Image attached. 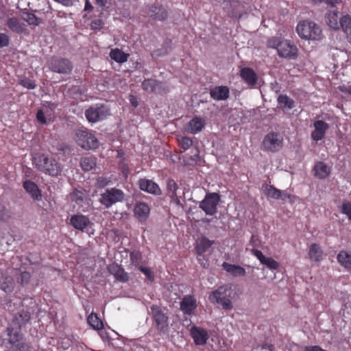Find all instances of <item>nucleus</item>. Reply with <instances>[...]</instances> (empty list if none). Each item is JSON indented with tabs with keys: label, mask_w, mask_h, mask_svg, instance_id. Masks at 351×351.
Masks as SVG:
<instances>
[{
	"label": "nucleus",
	"mask_w": 351,
	"mask_h": 351,
	"mask_svg": "<svg viewBox=\"0 0 351 351\" xmlns=\"http://www.w3.org/2000/svg\"><path fill=\"white\" fill-rule=\"evenodd\" d=\"M232 295L233 290L231 285L226 284L213 291L208 295V300L212 304H217L222 309L228 311L233 308Z\"/></svg>",
	"instance_id": "nucleus-1"
},
{
	"label": "nucleus",
	"mask_w": 351,
	"mask_h": 351,
	"mask_svg": "<svg viewBox=\"0 0 351 351\" xmlns=\"http://www.w3.org/2000/svg\"><path fill=\"white\" fill-rule=\"evenodd\" d=\"M296 31L302 38L306 40H319L322 36L320 27L308 20L300 21L297 25Z\"/></svg>",
	"instance_id": "nucleus-2"
},
{
	"label": "nucleus",
	"mask_w": 351,
	"mask_h": 351,
	"mask_svg": "<svg viewBox=\"0 0 351 351\" xmlns=\"http://www.w3.org/2000/svg\"><path fill=\"white\" fill-rule=\"evenodd\" d=\"M149 313L153 319L157 330L160 334L167 333L169 329V317L165 311L157 305H152L150 306Z\"/></svg>",
	"instance_id": "nucleus-3"
},
{
	"label": "nucleus",
	"mask_w": 351,
	"mask_h": 351,
	"mask_svg": "<svg viewBox=\"0 0 351 351\" xmlns=\"http://www.w3.org/2000/svg\"><path fill=\"white\" fill-rule=\"evenodd\" d=\"M47 66L50 71L59 74H71L73 66L72 62L67 58L53 56L47 62Z\"/></svg>",
	"instance_id": "nucleus-4"
},
{
	"label": "nucleus",
	"mask_w": 351,
	"mask_h": 351,
	"mask_svg": "<svg viewBox=\"0 0 351 351\" xmlns=\"http://www.w3.org/2000/svg\"><path fill=\"white\" fill-rule=\"evenodd\" d=\"M283 145V137L278 132H271L263 138L261 149L267 152H277Z\"/></svg>",
	"instance_id": "nucleus-5"
},
{
	"label": "nucleus",
	"mask_w": 351,
	"mask_h": 351,
	"mask_svg": "<svg viewBox=\"0 0 351 351\" xmlns=\"http://www.w3.org/2000/svg\"><path fill=\"white\" fill-rule=\"evenodd\" d=\"M75 141L84 149H93L99 146L97 138L87 130L75 131Z\"/></svg>",
	"instance_id": "nucleus-6"
},
{
	"label": "nucleus",
	"mask_w": 351,
	"mask_h": 351,
	"mask_svg": "<svg viewBox=\"0 0 351 351\" xmlns=\"http://www.w3.org/2000/svg\"><path fill=\"white\" fill-rule=\"evenodd\" d=\"M220 201V196L217 193H208L199 204V207L207 215H214L217 211V205Z\"/></svg>",
	"instance_id": "nucleus-7"
},
{
	"label": "nucleus",
	"mask_w": 351,
	"mask_h": 351,
	"mask_svg": "<svg viewBox=\"0 0 351 351\" xmlns=\"http://www.w3.org/2000/svg\"><path fill=\"white\" fill-rule=\"evenodd\" d=\"M124 199L125 194L121 190L112 188L107 189L101 195L99 202L106 208H110L114 204L123 201Z\"/></svg>",
	"instance_id": "nucleus-8"
},
{
	"label": "nucleus",
	"mask_w": 351,
	"mask_h": 351,
	"mask_svg": "<svg viewBox=\"0 0 351 351\" xmlns=\"http://www.w3.org/2000/svg\"><path fill=\"white\" fill-rule=\"evenodd\" d=\"M8 335L10 336L9 342L12 345L11 351H22V333L21 328H8Z\"/></svg>",
	"instance_id": "nucleus-9"
},
{
	"label": "nucleus",
	"mask_w": 351,
	"mask_h": 351,
	"mask_svg": "<svg viewBox=\"0 0 351 351\" xmlns=\"http://www.w3.org/2000/svg\"><path fill=\"white\" fill-rule=\"evenodd\" d=\"M278 54L282 58L295 59L298 57V48L295 45H291L287 40H284L278 51Z\"/></svg>",
	"instance_id": "nucleus-10"
},
{
	"label": "nucleus",
	"mask_w": 351,
	"mask_h": 351,
	"mask_svg": "<svg viewBox=\"0 0 351 351\" xmlns=\"http://www.w3.org/2000/svg\"><path fill=\"white\" fill-rule=\"evenodd\" d=\"M39 170L50 176H56L61 172L60 166L53 159L46 158L43 165L39 164Z\"/></svg>",
	"instance_id": "nucleus-11"
},
{
	"label": "nucleus",
	"mask_w": 351,
	"mask_h": 351,
	"mask_svg": "<svg viewBox=\"0 0 351 351\" xmlns=\"http://www.w3.org/2000/svg\"><path fill=\"white\" fill-rule=\"evenodd\" d=\"M190 332L196 345H205L209 338V335L206 330L200 327L193 326Z\"/></svg>",
	"instance_id": "nucleus-12"
},
{
	"label": "nucleus",
	"mask_w": 351,
	"mask_h": 351,
	"mask_svg": "<svg viewBox=\"0 0 351 351\" xmlns=\"http://www.w3.org/2000/svg\"><path fill=\"white\" fill-rule=\"evenodd\" d=\"M23 189L29 195L34 202L42 200V192L38 185L31 180L23 181Z\"/></svg>",
	"instance_id": "nucleus-13"
},
{
	"label": "nucleus",
	"mask_w": 351,
	"mask_h": 351,
	"mask_svg": "<svg viewBox=\"0 0 351 351\" xmlns=\"http://www.w3.org/2000/svg\"><path fill=\"white\" fill-rule=\"evenodd\" d=\"M167 195L177 206H182L180 201L181 195L178 193V186L173 180H169L167 183Z\"/></svg>",
	"instance_id": "nucleus-14"
},
{
	"label": "nucleus",
	"mask_w": 351,
	"mask_h": 351,
	"mask_svg": "<svg viewBox=\"0 0 351 351\" xmlns=\"http://www.w3.org/2000/svg\"><path fill=\"white\" fill-rule=\"evenodd\" d=\"M139 188L144 191L154 195H160L161 193L160 189L151 180L142 178L138 181Z\"/></svg>",
	"instance_id": "nucleus-15"
},
{
	"label": "nucleus",
	"mask_w": 351,
	"mask_h": 351,
	"mask_svg": "<svg viewBox=\"0 0 351 351\" xmlns=\"http://www.w3.org/2000/svg\"><path fill=\"white\" fill-rule=\"evenodd\" d=\"M240 75L242 80L249 86H254L257 82V75L251 68L244 67L241 69Z\"/></svg>",
	"instance_id": "nucleus-16"
},
{
	"label": "nucleus",
	"mask_w": 351,
	"mask_h": 351,
	"mask_svg": "<svg viewBox=\"0 0 351 351\" xmlns=\"http://www.w3.org/2000/svg\"><path fill=\"white\" fill-rule=\"evenodd\" d=\"M210 95L215 100H225L230 96V89L226 86H217L210 90Z\"/></svg>",
	"instance_id": "nucleus-17"
},
{
	"label": "nucleus",
	"mask_w": 351,
	"mask_h": 351,
	"mask_svg": "<svg viewBox=\"0 0 351 351\" xmlns=\"http://www.w3.org/2000/svg\"><path fill=\"white\" fill-rule=\"evenodd\" d=\"M70 222L75 229L83 231L89 225L90 220L83 215H75L71 217Z\"/></svg>",
	"instance_id": "nucleus-18"
},
{
	"label": "nucleus",
	"mask_w": 351,
	"mask_h": 351,
	"mask_svg": "<svg viewBox=\"0 0 351 351\" xmlns=\"http://www.w3.org/2000/svg\"><path fill=\"white\" fill-rule=\"evenodd\" d=\"M314 127L315 130L311 133L312 138L316 141L322 139L328 128V124L319 120L314 123Z\"/></svg>",
	"instance_id": "nucleus-19"
},
{
	"label": "nucleus",
	"mask_w": 351,
	"mask_h": 351,
	"mask_svg": "<svg viewBox=\"0 0 351 351\" xmlns=\"http://www.w3.org/2000/svg\"><path fill=\"white\" fill-rule=\"evenodd\" d=\"M196 300L191 295L184 296L180 302V309L185 314H191L196 308Z\"/></svg>",
	"instance_id": "nucleus-20"
},
{
	"label": "nucleus",
	"mask_w": 351,
	"mask_h": 351,
	"mask_svg": "<svg viewBox=\"0 0 351 351\" xmlns=\"http://www.w3.org/2000/svg\"><path fill=\"white\" fill-rule=\"evenodd\" d=\"M205 123L204 119L195 117L188 123L186 130L191 134H197L202 131Z\"/></svg>",
	"instance_id": "nucleus-21"
},
{
	"label": "nucleus",
	"mask_w": 351,
	"mask_h": 351,
	"mask_svg": "<svg viewBox=\"0 0 351 351\" xmlns=\"http://www.w3.org/2000/svg\"><path fill=\"white\" fill-rule=\"evenodd\" d=\"M149 207L144 202L136 203L134 207V215L140 221H145L149 215Z\"/></svg>",
	"instance_id": "nucleus-22"
},
{
	"label": "nucleus",
	"mask_w": 351,
	"mask_h": 351,
	"mask_svg": "<svg viewBox=\"0 0 351 351\" xmlns=\"http://www.w3.org/2000/svg\"><path fill=\"white\" fill-rule=\"evenodd\" d=\"M150 16L158 21H164L167 18V11L162 5H154L149 8Z\"/></svg>",
	"instance_id": "nucleus-23"
},
{
	"label": "nucleus",
	"mask_w": 351,
	"mask_h": 351,
	"mask_svg": "<svg viewBox=\"0 0 351 351\" xmlns=\"http://www.w3.org/2000/svg\"><path fill=\"white\" fill-rule=\"evenodd\" d=\"M109 271L120 282H125L129 280L128 273L118 265H110Z\"/></svg>",
	"instance_id": "nucleus-24"
},
{
	"label": "nucleus",
	"mask_w": 351,
	"mask_h": 351,
	"mask_svg": "<svg viewBox=\"0 0 351 351\" xmlns=\"http://www.w3.org/2000/svg\"><path fill=\"white\" fill-rule=\"evenodd\" d=\"M14 286V282L13 278L0 272V289L5 293H10L13 291Z\"/></svg>",
	"instance_id": "nucleus-25"
},
{
	"label": "nucleus",
	"mask_w": 351,
	"mask_h": 351,
	"mask_svg": "<svg viewBox=\"0 0 351 351\" xmlns=\"http://www.w3.org/2000/svg\"><path fill=\"white\" fill-rule=\"evenodd\" d=\"M223 269L233 276H244L246 274L243 267L224 262L222 265Z\"/></svg>",
	"instance_id": "nucleus-26"
},
{
	"label": "nucleus",
	"mask_w": 351,
	"mask_h": 351,
	"mask_svg": "<svg viewBox=\"0 0 351 351\" xmlns=\"http://www.w3.org/2000/svg\"><path fill=\"white\" fill-rule=\"evenodd\" d=\"M326 22L333 29H339V20L337 11H329L326 14Z\"/></svg>",
	"instance_id": "nucleus-27"
},
{
	"label": "nucleus",
	"mask_w": 351,
	"mask_h": 351,
	"mask_svg": "<svg viewBox=\"0 0 351 351\" xmlns=\"http://www.w3.org/2000/svg\"><path fill=\"white\" fill-rule=\"evenodd\" d=\"M214 243L213 241H210L206 237H202L196 241L195 250L199 255L206 252Z\"/></svg>",
	"instance_id": "nucleus-28"
},
{
	"label": "nucleus",
	"mask_w": 351,
	"mask_h": 351,
	"mask_svg": "<svg viewBox=\"0 0 351 351\" xmlns=\"http://www.w3.org/2000/svg\"><path fill=\"white\" fill-rule=\"evenodd\" d=\"M108 111H85V116L90 123H96L104 119L108 115Z\"/></svg>",
	"instance_id": "nucleus-29"
},
{
	"label": "nucleus",
	"mask_w": 351,
	"mask_h": 351,
	"mask_svg": "<svg viewBox=\"0 0 351 351\" xmlns=\"http://www.w3.org/2000/svg\"><path fill=\"white\" fill-rule=\"evenodd\" d=\"M110 57L118 63H123L128 61L129 54L124 53L118 48H116L110 51Z\"/></svg>",
	"instance_id": "nucleus-30"
},
{
	"label": "nucleus",
	"mask_w": 351,
	"mask_h": 351,
	"mask_svg": "<svg viewBox=\"0 0 351 351\" xmlns=\"http://www.w3.org/2000/svg\"><path fill=\"white\" fill-rule=\"evenodd\" d=\"M55 117L54 111H37V120L42 124L52 122Z\"/></svg>",
	"instance_id": "nucleus-31"
},
{
	"label": "nucleus",
	"mask_w": 351,
	"mask_h": 351,
	"mask_svg": "<svg viewBox=\"0 0 351 351\" xmlns=\"http://www.w3.org/2000/svg\"><path fill=\"white\" fill-rule=\"evenodd\" d=\"M337 260L341 266L347 270H351V253L341 251L337 255Z\"/></svg>",
	"instance_id": "nucleus-32"
},
{
	"label": "nucleus",
	"mask_w": 351,
	"mask_h": 351,
	"mask_svg": "<svg viewBox=\"0 0 351 351\" xmlns=\"http://www.w3.org/2000/svg\"><path fill=\"white\" fill-rule=\"evenodd\" d=\"M314 171L315 175L320 179L326 178L330 173L329 167L322 162L315 165Z\"/></svg>",
	"instance_id": "nucleus-33"
},
{
	"label": "nucleus",
	"mask_w": 351,
	"mask_h": 351,
	"mask_svg": "<svg viewBox=\"0 0 351 351\" xmlns=\"http://www.w3.org/2000/svg\"><path fill=\"white\" fill-rule=\"evenodd\" d=\"M262 190L267 197L273 198L274 199H279V194H280V190L276 189L274 186L264 184L262 186Z\"/></svg>",
	"instance_id": "nucleus-34"
},
{
	"label": "nucleus",
	"mask_w": 351,
	"mask_h": 351,
	"mask_svg": "<svg viewBox=\"0 0 351 351\" xmlns=\"http://www.w3.org/2000/svg\"><path fill=\"white\" fill-rule=\"evenodd\" d=\"M323 252L319 246L313 243L310 246L308 255L311 261L318 262L322 258Z\"/></svg>",
	"instance_id": "nucleus-35"
},
{
	"label": "nucleus",
	"mask_w": 351,
	"mask_h": 351,
	"mask_svg": "<svg viewBox=\"0 0 351 351\" xmlns=\"http://www.w3.org/2000/svg\"><path fill=\"white\" fill-rule=\"evenodd\" d=\"M80 166L85 171H90L96 167V158L93 156L83 157L80 160Z\"/></svg>",
	"instance_id": "nucleus-36"
},
{
	"label": "nucleus",
	"mask_w": 351,
	"mask_h": 351,
	"mask_svg": "<svg viewBox=\"0 0 351 351\" xmlns=\"http://www.w3.org/2000/svg\"><path fill=\"white\" fill-rule=\"evenodd\" d=\"M278 103L281 108L292 109L295 107V101L287 95H280L278 97Z\"/></svg>",
	"instance_id": "nucleus-37"
},
{
	"label": "nucleus",
	"mask_w": 351,
	"mask_h": 351,
	"mask_svg": "<svg viewBox=\"0 0 351 351\" xmlns=\"http://www.w3.org/2000/svg\"><path fill=\"white\" fill-rule=\"evenodd\" d=\"M171 41L170 40H167L165 42L162 48L154 50L152 53V56L153 58H158V57L167 55L171 50Z\"/></svg>",
	"instance_id": "nucleus-38"
},
{
	"label": "nucleus",
	"mask_w": 351,
	"mask_h": 351,
	"mask_svg": "<svg viewBox=\"0 0 351 351\" xmlns=\"http://www.w3.org/2000/svg\"><path fill=\"white\" fill-rule=\"evenodd\" d=\"M23 21H27L29 25H38L42 23V19L37 17L34 14L25 12L23 10Z\"/></svg>",
	"instance_id": "nucleus-39"
},
{
	"label": "nucleus",
	"mask_w": 351,
	"mask_h": 351,
	"mask_svg": "<svg viewBox=\"0 0 351 351\" xmlns=\"http://www.w3.org/2000/svg\"><path fill=\"white\" fill-rule=\"evenodd\" d=\"M340 26L346 34H351V16L349 15L342 16L339 20Z\"/></svg>",
	"instance_id": "nucleus-40"
},
{
	"label": "nucleus",
	"mask_w": 351,
	"mask_h": 351,
	"mask_svg": "<svg viewBox=\"0 0 351 351\" xmlns=\"http://www.w3.org/2000/svg\"><path fill=\"white\" fill-rule=\"evenodd\" d=\"M88 324L96 330H99L103 328V323L99 319V317L97 316L96 314L91 313L88 317Z\"/></svg>",
	"instance_id": "nucleus-41"
},
{
	"label": "nucleus",
	"mask_w": 351,
	"mask_h": 351,
	"mask_svg": "<svg viewBox=\"0 0 351 351\" xmlns=\"http://www.w3.org/2000/svg\"><path fill=\"white\" fill-rule=\"evenodd\" d=\"M314 5L324 4L328 8H332L340 4L342 0H311Z\"/></svg>",
	"instance_id": "nucleus-42"
},
{
	"label": "nucleus",
	"mask_w": 351,
	"mask_h": 351,
	"mask_svg": "<svg viewBox=\"0 0 351 351\" xmlns=\"http://www.w3.org/2000/svg\"><path fill=\"white\" fill-rule=\"evenodd\" d=\"M157 82L155 80H145L142 83L143 88L148 92H153L155 89Z\"/></svg>",
	"instance_id": "nucleus-43"
},
{
	"label": "nucleus",
	"mask_w": 351,
	"mask_h": 351,
	"mask_svg": "<svg viewBox=\"0 0 351 351\" xmlns=\"http://www.w3.org/2000/svg\"><path fill=\"white\" fill-rule=\"evenodd\" d=\"M283 42L284 40H281L280 38L272 37L267 40V45L269 48L276 49L277 51H278Z\"/></svg>",
	"instance_id": "nucleus-44"
},
{
	"label": "nucleus",
	"mask_w": 351,
	"mask_h": 351,
	"mask_svg": "<svg viewBox=\"0 0 351 351\" xmlns=\"http://www.w3.org/2000/svg\"><path fill=\"white\" fill-rule=\"evenodd\" d=\"M8 25L9 28L14 32H19L22 29V27L19 22L15 18L10 19L8 21Z\"/></svg>",
	"instance_id": "nucleus-45"
},
{
	"label": "nucleus",
	"mask_w": 351,
	"mask_h": 351,
	"mask_svg": "<svg viewBox=\"0 0 351 351\" xmlns=\"http://www.w3.org/2000/svg\"><path fill=\"white\" fill-rule=\"evenodd\" d=\"M261 263L265 265L268 268L271 269H277L279 267V264L277 261H276L272 258L266 256Z\"/></svg>",
	"instance_id": "nucleus-46"
},
{
	"label": "nucleus",
	"mask_w": 351,
	"mask_h": 351,
	"mask_svg": "<svg viewBox=\"0 0 351 351\" xmlns=\"http://www.w3.org/2000/svg\"><path fill=\"white\" fill-rule=\"evenodd\" d=\"M130 257L132 264L138 265L142 258V254L138 251H133L130 253Z\"/></svg>",
	"instance_id": "nucleus-47"
},
{
	"label": "nucleus",
	"mask_w": 351,
	"mask_h": 351,
	"mask_svg": "<svg viewBox=\"0 0 351 351\" xmlns=\"http://www.w3.org/2000/svg\"><path fill=\"white\" fill-rule=\"evenodd\" d=\"M192 144L193 141L191 138L189 137H183L180 141V146L183 151H186V149H189Z\"/></svg>",
	"instance_id": "nucleus-48"
},
{
	"label": "nucleus",
	"mask_w": 351,
	"mask_h": 351,
	"mask_svg": "<svg viewBox=\"0 0 351 351\" xmlns=\"http://www.w3.org/2000/svg\"><path fill=\"white\" fill-rule=\"evenodd\" d=\"M47 156L44 154H36L32 157V160L35 166L39 169V164L43 165L45 162Z\"/></svg>",
	"instance_id": "nucleus-49"
},
{
	"label": "nucleus",
	"mask_w": 351,
	"mask_h": 351,
	"mask_svg": "<svg viewBox=\"0 0 351 351\" xmlns=\"http://www.w3.org/2000/svg\"><path fill=\"white\" fill-rule=\"evenodd\" d=\"M104 21L101 19H93L90 22V28L93 30H101L104 26Z\"/></svg>",
	"instance_id": "nucleus-50"
},
{
	"label": "nucleus",
	"mask_w": 351,
	"mask_h": 351,
	"mask_svg": "<svg viewBox=\"0 0 351 351\" xmlns=\"http://www.w3.org/2000/svg\"><path fill=\"white\" fill-rule=\"evenodd\" d=\"M342 213L347 215L349 220L351 221V203L348 202H343L341 206Z\"/></svg>",
	"instance_id": "nucleus-51"
},
{
	"label": "nucleus",
	"mask_w": 351,
	"mask_h": 351,
	"mask_svg": "<svg viewBox=\"0 0 351 351\" xmlns=\"http://www.w3.org/2000/svg\"><path fill=\"white\" fill-rule=\"evenodd\" d=\"M71 198L76 204H80L84 202V193L80 191L73 192L71 194Z\"/></svg>",
	"instance_id": "nucleus-52"
},
{
	"label": "nucleus",
	"mask_w": 351,
	"mask_h": 351,
	"mask_svg": "<svg viewBox=\"0 0 351 351\" xmlns=\"http://www.w3.org/2000/svg\"><path fill=\"white\" fill-rule=\"evenodd\" d=\"M9 44V36L4 33H0V49L5 47H8Z\"/></svg>",
	"instance_id": "nucleus-53"
},
{
	"label": "nucleus",
	"mask_w": 351,
	"mask_h": 351,
	"mask_svg": "<svg viewBox=\"0 0 351 351\" xmlns=\"http://www.w3.org/2000/svg\"><path fill=\"white\" fill-rule=\"evenodd\" d=\"M139 269L141 272H143L147 276V278H148L149 280L154 281V274L149 268L141 266L139 267Z\"/></svg>",
	"instance_id": "nucleus-54"
},
{
	"label": "nucleus",
	"mask_w": 351,
	"mask_h": 351,
	"mask_svg": "<svg viewBox=\"0 0 351 351\" xmlns=\"http://www.w3.org/2000/svg\"><path fill=\"white\" fill-rule=\"evenodd\" d=\"M338 89L347 95H351V84H343L338 86Z\"/></svg>",
	"instance_id": "nucleus-55"
},
{
	"label": "nucleus",
	"mask_w": 351,
	"mask_h": 351,
	"mask_svg": "<svg viewBox=\"0 0 351 351\" xmlns=\"http://www.w3.org/2000/svg\"><path fill=\"white\" fill-rule=\"evenodd\" d=\"M23 87L33 89L36 87L35 82L29 79H23Z\"/></svg>",
	"instance_id": "nucleus-56"
},
{
	"label": "nucleus",
	"mask_w": 351,
	"mask_h": 351,
	"mask_svg": "<svg viewBox=\"0 0 351 351\" xmlns=\"http://www.w3.org/2000/svg\"><path fill=\"white\" fill-rule=\"evenodd\" d=\"M279 199L282 201H286L287 199L291 200V198L293 197V195L288 194L285 191H280V194H279Z\"/></svg>",
	"instance_id": "nucleus-57"
},
{
	"label": "nucleus",
	"mask_w": 351,
	"mask_h": 351,
	"mask_svg": "<svg viewBox=\"0 0 351 351\" xmlns=\"http://www.w3.org/2000/svg\"><path fill=\"white\" fill-rule=\"evenodd\" d=\"M252 253L260 261L261 263H262L265 258L263 254L258 250L252 249Z\"/></svg>",
	"instance_id": "nucleus-58"
},
{
	"label": "nucleus",
	"mask_w": 351,
	"mask_h": 351,
	"mask_svg": "<svg viewBox=\"0 0 351 351\" xmlns=\"http://www.w3.org/2000/svg\"><path fill=\"white\" fill-rule=\"evenodd\" d=\"M304 351H326L322 349L321 347L318 346H306L304 349Z\"/></svg>",
	"instance_id": "nucleus-59"
},
{
	"label": "nucleus",
	"mask_w": 351,
	"mask_h": 351,
	"mask_svg": "<svg viewBox=\"0 0 351 351\" xmlns=\"http://www.w3.org/2000/svg\"><path fill=\"white\" fill-rule=\"evenodd\" d=\"M110 180H107L105 178L100 177L97 180V184L99 187H104L108 184Z\"/></svg>",
	"instance_id": "nucleus-60"
},
{
	"label": "nucleus",
	"mask_w": 351,
	"mask_h": 351,
	"mask_svg": "<svg viewBox=\"0 0 351 351\" xmlns=\"http://www.w3.org/2000/svg\"><path fill=\"white\" fill-rule=\"evenodd\" d=\"M56 2H58L64 6H72L75 0H53Z\"/></svg>",
	"instance_id": "nucleus-61"
},
{
	"label": "nucleus",
	"mask_w": 351,
	"mask_h": 351,
	"mask_svg": "<svg viewBox=\"0 0 351 351\" xmlns=\"http://www.w3.org/2000/svg\"><path fill=\"white\" fill-rule=\"evenodd\" d=\"M129 101L133 108H136L138 106V99L136 96L130 95L129 97Z\"/></svg>",
	"instance_id": "nucleus-62"
},
{
	"label": "nucleus",
	"mask_w": 351,
	"mask_h": 351,
	"mask_svg": "<svg viewBox=\"0 0 351 351\" xmlns=\"http://www.w3.org/2000/svg\"><path fill=\"white\" fill-rule=\"evenodd\" d=\"M250 244L253 247H257L259 244V241L258 239V237L255 235H252L250 239Z\"/></svg>",
	"instance_id": "nucleus-63"
},
{
	"label": "nucleus",
	"mask_w": 351,
	"mask_h": 351,
	"mask_svg": "<svg viewBox=\"0 0 351 351\" xmlns=\"http://www.w3.org/2000/svg\"><path fill=\"white\" fill-rule=\"evenodd\" d=\"M108 0H95V4L102 8L106 6Z\"/></svg>",
	"instance_id": "nucleus-64"
}]
</instances>
